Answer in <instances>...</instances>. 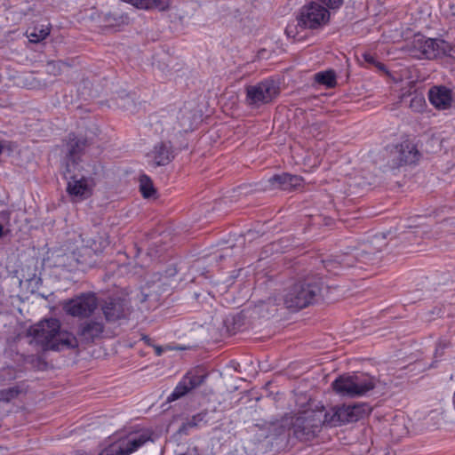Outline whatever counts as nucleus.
I'll list each match as a JSON object with an SVG mask.
<instances>
[{
	"mask_svg": "<svg viewBox=\"0 0 455 455\" xmlns=\"http://www.w3.org/2000/svg\"><path fill=\"white\" fill-rule=\"evenodd\" d=\"M49 34V28H44L43 26L41 28L35 27L33 31L28 35V37L29 38L30 42L36 44L45 39Z\"/></svg>",
	"mask_w": 455,
	"mask_h": 455,
	"instance_id": "24",
	"label": "nucleus"
},
{
	"mask_svg": "<svg viewBox=\"0 0 455 455\" xmlns=\"http://www.w3.org/2000/svg\"><path fill=\"white\" fill-rule=\"evenodd\" d=\"M371 411L369 404L362 403L335 406L326 411L307 410L296 415L291 430L297 439L310 441L320 433L323 426L336 427L355 422L364 415H368Z\"/></svg>",
	"mask_w": 455,
	"mask_h": 455,
	"instance_id": "1",
	"label": "nucleus"
},
{
	"mask_svg": "<svg viewBox=\"0 0 455 455\" xmlns=\"http://www.w3.org/2000/svg\"><path fill=\"white\" fill-rule=\"evenodd\" d=\"M450 222H451V220H444V223H445V224H450Z\"/></svg>",
	"mask_w": 455,
	"mask_h": 455,
	"instance_id": "36",
	"label": "nucleus"
},
{
	"mask_svg": "<svg viewBox=\"0 0 455 455\" xmlns=\"http://www.w3.org/2000/svg\"><path fill=\"white\" fill-rule=\"evenodd\" d=\"M440 350H443V347H441L440 346L436 348V354L440 352Z\"/></svg>",
	"mask_w": 455,
	"mask_h": 455,
	"instance_id": "34",
	"label": "nucleus"
},
{
	"mask_svg": "<svg viewBox=\"0 0 455 455\" xmlns=\"http://www.w3.org/2000/svg\"><path fill=\"white\" fill-rule=\"evenodd\" d=\"M87 145V140L84 138H77L74 134L69 135L67 154V172L76 170V165L80 156Z\"/></svg>",
	"mask_w": 455,
	"mask_h": 455,
	"instance_id": "14",
	"label": "nucleus"
},
{
	"mask_svg": "<svg viewBox=\"0 0 455 455\" xmlns=\"http://www.w3.org/2000/svg\"><path fill=\"white\" fill-rule=\"evenodd\" d=\"M420 156L417 147L413 143L406 140L396 145L391 151V159L388 164L392 169L414 164L419 160Z\"/></svg>",
	"mask_w": 455,
	"mask_h": 455,
	"instance_id": "11",
	"label": "nucleus"
},
{
	"mask_svg": "<svg viewBox=\"0 0 455 455\" xmlns=\"http://www.w3.org/2000/svg\"><path fill=\"white\" fill-rule=\"evenodd\" d=\"M245 91L246 103L255 107L271 102L280 93L277 84L270 79L261 81L254 85H249Z\"/></svg>",
	"mask_w": 455,
	"mask_h": 455,
	"instance_id": "9",
	"label": "nucleus"
},
{
	"mask_svg": "<svg viewBox=\"0 0 455 455\" xmlns=\"http://www.w3.org/2000/svg\"><path fill=\"white\" fill-rule=\"evenodd\" d=\"M27 336L30 345L38 346L42 350L60 351L78 347L76 337L68 331L60 329L58 319L51 318L31 326Z\"/></svg>",
	"mask_w": 455,
	"mask_h": 455,
	"instance_id": "2",
	"label": "nucleus"
},
{
	"mask_svg": "<svg viewBox=\"0 0 455 455\" xmlns=\"http://www.w3.org/2000/svg\"><path fill=\"white\" fill-rule=\"evenodd\" d=\"M140 190L145 198H149L156 193L152 180L145 174L140 178Z\"/></svg>",
	"mask_w": 455,
	"mask_h": 455,
	"instance_id": "23",
	"label": "nucleus"
},
{
	"mask_svg": "<svg viewBox=\"0 0 455 455\" xmlns=\"http://www.w3.org/2000/svg\"><path fill=\"white\" fill-rule=\"evenodd\" d=\"M206 379L205 374H202L199 369L188 371L182 379L184 383L190 390L201 386Z\"/></svg>",
	"mask_w": 455,
	"mask_h": 455,
	"instance_id": "21",
	"label": "nucleus"
},
{
	"mask_svg": "<svg viewBox=\"0 0 455 455\" xmlns=\"http://www.w3.org/2000/svg\"><path fill=\"white\" fill-rule=\"evenodd\" d=\"M362 58L366 63H368L370 65H374L380 70L384 69V68H385L384 64L377 61L375 57L370 52L363 53Z\"/></svg>",
	"mask_w": 455,
	"mask_h": 455,
	"instance_id": "31",
	"label": "nucleus"
},
{
	"mask_svg": "<svg viewBox=\"0 0 455 455\" xmlns=\"http://www.w3.org/2000/svg\"><path fill=\"white\" fill-rule=\"evenodd\" d=\"M190 391L189 387L184 383L183 379L177 385L173 392L168 397V401H175Z\"/></svg>",
	"mask_w": 455,
	"mask_h": 455,
	"instance_id": "26",
	"label": "nucleus"
},
{
	"mask_svg": "<svg viewBox=\"0 0 455 455\" xmlns=\"http://www.w3.org/2000/svg\"><path fill=\"white\" fill-rule=\"evenodd\" d=\"M314 80L315 83L324 85L327 88H334L337 85V76L332 69L315 73L314 75Z\"/></svg>",
	"mask_w": 455,
	"mask_h": 455,
	"instance_id": "20",
	"label": "nucleus"
},
{
	"mask_svg": "<svg viewBox=\"0 0 455 455\" xmlns=\"http://www.w3.org/2000/svg\"><path fill=\"white\" fill-rule=\"evenodd\" d=\"M373 255L371 252L362 250L360 251H355L353 253H346L339 256V263L341 268H347L355 267V261L369 264L373 261Z\"/></svg>",
	"mask_w": 455,
	"mask_h": 455,
	"instance_id": "19",
	"label": "nucleus"
},
{
	"mask_svg": "<svg viewBox=\"0 0 455 455\" xmlns=\"http://www.w3.org/2000/svg\"><path fill=\"white\" fill-rule=\"evenodd\" d=\"M330 12L328 9L318 3L311 2L304 5L297 19V24H289L285 28V33L289 37L297 41L304 39L301 35L307 28L315 29L328 22Z\"/></svg>",
	"mask_w": 455,
	"mask_h": 455,
	"instance_id": "4",
	"label": "nucleus"
},
{
	"mask_svg": "<svg viewBox=\"0 0 455 455\" xmlns=\"http://www.w3.org/2000/svg\"><path fill=\"white\" fill-rule=\"evenodd\" d=\"M98 305L96 295L92 292H85L66 301L63 309L74 317L87 318L94 313Z\"/></svg>",
	"mask_w": 455,
	"mask_h": 455,
	"instance_id": "10",
	"label": "nucleus"
},
{
	"mask_svg": "<svg viewBox=\"0 0 455 455\" xmlns=\"http://www.w3.org/2000/svg\"><path fill=\"white\" fill-rule=\"evenodd\" d=\"M317 124H312V127L311 128H315Z\"/></svg>",
	"mask_w": 455,
	"mask_h": 455,
	"instance_id": "37",
	"label": "nucleus"
},
{
	"mask_svg": "<svg viewBox=\"0 0 455 455\" xmlns=\"http://www.w3.org/2000/svg\"><path fill=\"white\" fill-rule=\"evenodd\" d=\"M153 167L164 166L173 159L171 142H159L150 153Z\"/></svg>",
	"mask_w": 455,
	"mask_h": 455,
	"instance_id": "15",
	"label": "nucleus"
},
{
	"mask_svg": "<svg viewBox=\"0 0 455 455\" xmlns=\"http://www.w3.org/2000/svg\"><path fill=\"white\" fill-rule=\"evenodd\" d=\"M61 61L51 60L46 64V72L52 76H59L61 73Z\"/></svg>",
	"mask_w": 455,
	"mask_h": 455,
	"instance_id": "28",
	"label": "nucleus"
},
{
	"mask_svg": "<svg viewBox=\"0 0 455 455\" xmlns=\"http://www.w3.org/2000/svg\"><path fill=\"white\" fill-rule=\"evenodd\" d=\"M103 331L104 325L101 322L91 320L80 324L78 335L83 340L89 343L100 337Z\"/></svg>",
	"mask_w": 455,
	"mask_h": 455,
	"instance_id": "16",
	"label": "nucleus"
},
{
	"mask_svg": "<svg viewBox=\"0 0 455 455\" xmlns=\"http://www.w3.org/2000/svg\"><path fill=\"white\" fill-rule=\"evenodd\" d=\"M128 20L126 15L117 13H108L105 16L104 20L108 27H116L124 24Z\"/></svg>",
	"mask_w": 455,
	"mask_h": 455,
	"instance_id": "25",
	"label": "nucleus"
},
{
	"mask_svg": "<svg viewBox=\"0 0 455 455\" xmlns=\"http://www.w3.org/2000/svg\"><path fill=\"white\" fill-rule=\"evenodd\" d=\"M331 387L342 396L358 397L375 387V379L364 373L344 374L331 383Z\"/></svg>",
	"mask_w": 455,
	"mask_h": 455,
	"instance_id": "5",
	"label": "nucleus"
},
{
	"mask_svg": "<svg viewBox=\"0 0 455 455\" xmlns=\"http://www.w3.org/2000/svg\"><path fill=\"white\" fill-rule=\"evenodd\" d=\"M428 98L435 108L446 109L451 102V92L445 86L433 87L429 90Z\"/></svg>",
	"mask_w": 455,
	"mask_h": 455,
	"instance_id": "18",
	"label": "nucleus"
},
{
	"mask_svg": "<svg viewBox=\"0 0 455 455\" xmlns=\"http://www.w3.org/2000/svg\"><path fill=\"white\" fill-rule=\"evenodd\" d=\"M3 234V226L0 224V236L2 235Z\"/></svg>",
	"mask_w": 455,
	"mask_h": 455,
	"instance_id": "35",
	"label": "nucleus"
},
{
	"mask_svg": "<svg viewBox=\"0 0 455 455\" xmlns=\"http://www.w3.org/2000/svg\"><path fill=\"white\" fill-rule=\"evenodd\" d=\"M20 394L18 387H9L0 390V402L8 403L16 398Z\"/></svg>",
	"mask_w": 455,
	"mask_h": 455,
	"instance_id": "27",
	"label": "nucleus"
},
{
	"mask_svg": "<svg viewBox=\"0 0 455 455\" xmlns=\"http://www.w3.org/2000/svg\"><path fill=\"white\" fill-rule=\"evenodd\" d=\"M209 422V417L207 411H201L183 423L181 430H188L192 427H202Z\"/></svg>",
	"mask_w": 455,
	"mask_h": 455,
	"instance_id": "22",
	"label": "nucleus"
},
{
	"mask_svg": "<svg viewBox=\"0 0 455 455\" xmlns=\"http://www.w3.org/2000/svg\"><path fill=\"white\" fill-rule=\"evenodd\" d=\"M323 263L324 265L325 269L328 272L333 273L334 275L339 274V272L336 271L337 268H341L339 263V256L332 259L323 260Z\"/></svg>",
	"mask_w": 455,
	"mask_h": 455,
	"instance_id": "29",
	"label": "nucleus"
},
{
	"mask_svg": "<svg viewBox=\"0 0 455 455\" xmlns=\"http://www.w3.org/2000/svg\"><path fill=\"white\" fill-rule=\"evenodd\" d=\"M107 322L113 323L126 318L130 314L128 302L121 298H110L101 307Z\"/></svg>",
	"mask_w": 455,
	"mask_h": 455,
	"instance_id": "12",
	"label": "nucleus"
},
{
	"mask_svg": "<svg viewBox=\"0 0 455 455\" xmlns=\"http://www.w3.org/2000/svg\"><path fill=\"white\" fill-rule=\"evenodd\" d=\"M126 102H124V104H121V103H117L119 107L121 108H128L130 105H132L133 104V100L129 96V95H126Z\"/></svg>",
	"mask_w": 455,
	"mask_h": 455,
	"instance_id": "32",
	"label": "nucleus"
},
{
	"mask_svg": "<svg viewBox=\"0 0 455 455\" xmlns=\"http://www.w3.org/2000/svg\"><path fill=\"white\" fill-rule=\"evenodd\" d=\"M426 106V100L422 96H415L411 99L410 107L417 112H421Z\"/></svg>",
	"mask_w": 455,
	"mask_h": 455,
	"instance_id": "30",
	"label": "nucleus"
},
{
	"mask_svg": "<svg viewBox=\"0 0 455 455\" xmlns=\"http://www.w3.org/2000/svg\"><path fill=\"white\" fill-rule=\"evenodd\" d=\"M82 241L83 245L72 251L71 258L82 270H84L97 265L109 242L100 235L84 238Z\"/></svg>",
	"mask_w": 455,
	"mask_h": 455,
	"instance_id": "6",
	"label": "nucleus"
},
{
	"mask_svg": "<svg viewBox=\"0 0 455 455\" xmlns=\"http://www.w3.org/2000/svg\"><path fill=\"white\" fill-rule=\"evenodd\" d=\"M67 192L73 202H81L92 195V184L84 176L80 179L71 176L68 182Z\"/></svg>",
	"mask_w": 455,
	"mask_h": 455,
	"instance_id": "13",
	"label": "nucleus"
},
{
	"mask_svg": "<svg viewBox=\"0 0 455 455\" xmlns=\"http://www.w3.org/2000/svg\"><path fill=\"white\" fill-rule=\"evenodd\" d=\"M451 50V44L443 39L419 37L412 42L411 52L417 59L434 60L449 55Z\"/></svg>",
	"mask_w": 455,
	"mask_h": 455,
	"instance_id": "8",
	"label": "nucleus"
},
{
	"mask_svg": "<svg viewBox=\"0 0 455 455\" xmlns=\"http://www.w3.org/2000/svg\"><path fill=\"white\" fill-rule=\"evenodd\" d=\"M302 179L297 175H291L286 172L272 176L268 182L273 188L283 190H291L301 184Z\"/></svg>",
	"mask_w": 455,
	"mask_h": 455,
	"instance_id": "17",
	"label": "nucleus"
},
{
	"mask_svg": "<svg viewBox=\"0 0 455 455\" xmlns=\"http://www.w3.org/2000/svg\"><path fill=\"white\" fill-rule=\"evenodd\" d=\"M162 353H163V348H162L161 347H156V354L157 355H162Z\"/></svg>",
	"mask_w": 455,
	"mask_h": 455,
	"instance_id": "33",
	"label": "nucleus"
},
{
	"mask_svg": "<svg viewBox=\"0 0 455 455\" xmlns=\"http://www.w3.org/2000/svg\"><path fill=\"white\" fill-rule=\"evenodd\" d=\"M323 284L322 278L315 275L294 283L283 295L284 306L294 311L308 307L320 297Z\"/></svg>",
	"mask_w": 455,
	"mask_h": 455,
	"instance_id": "3",
	"label": "nucleus"
},
{
	"mask_svg": "<svg viewBox=\"0 0 455 455\" xmlns=\"http://www.w3.org/2000/svg\"><path fill=\"white\" fill-rule=\"evenodd\" d=\"M152 431H132L120 436L105 447L98 455H131L148 442H153Z\"/></svg>",
	"mask_w": 455,
	"mask_h": 455,
	"instance_id": "7",
	"label": "nucleus"
}]
</instances>
